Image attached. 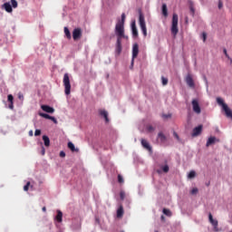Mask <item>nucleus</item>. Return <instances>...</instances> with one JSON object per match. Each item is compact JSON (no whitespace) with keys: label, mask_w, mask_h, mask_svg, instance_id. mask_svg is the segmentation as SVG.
I'll return each instance as SVG.
<instances>
[{"label":"nucleus","mask_w":232,"mask_h":232,"mask_svg":"<svg viewBox=\"0 0 232 232\" xmlns=\"http://www.w3.org/2000/svg\"><path fill=\"white\" fill-rule=\"evenodd\" d=\"M171 34L174 36L179 34V14H173L172 16Z\"/></svg>","instance_id":"1"},{"label":"nucleus","mask_w":232,"mask_h":232,"mask_svg":"<svg viewBox=\"0 0 232 232\" xmlns=\"http://www.w3.org/2000/svg\"><path fill=\"white\" fill-rule=\"evenodd\" d=\"M115 34L117 36L116 44L122 45V39H126L128 41L129 37L124 34V30L122 29H115Z\"/></svg>","instance_id":"2"},{"label":"nucleus","mask_w":232,"mask_h":232,"mask_svg":"<svg viewBox=\"0 0 232 232\" xmlns=\"http://www.w3.org/2000/svg\"><path fill=\"white\" fill-rule=\"evenodd\" d=\"M139 23L141 28V32L144 37H146L148 35V29L146 28V20L144 19V14H142V13H140Z\"/></svg>","instance_id":"3"},{"label":"nucleus","mask_w":232,"mask_h":232,"mask_svg":"<svg viewBox=\"0 0 232 232\" xmlns=\"http://www.w3.org/2000/svg\"><path fill=\"white\" fill-rule=\"evenodd\" d=\"M63 86L65 88V95H70L72 90V84H70V76L68 73L63 75Z\"/></svg>","instance_id":"4"},{"label":"nucleus","mask_w":232,"mask_h":232,"mask_svg":"<svg viewBox=\"0 0 232 232\" xmlns=\"http://www.w3.org/2000/svg\"><path fill=\"white\" fill-rule=\"evenodd\" d=\"M217 102L219 106H222L226 115L231 111L229 107H227V104H226V102H224V100L222 98L218 97L217 98Z\"/></svg>","instance_id":"5"},{"label":"nucleus","mask_w":232,"mask_h":232,"mask_svg":"<svg viewBox=\"0 0 232 232\" xmlns=\"http://www.w3.org/2000/svg\"><path fill=\"white\" fill-rule=\"evenodd\" d=\"M126 21V14L123 13L121 14V20H119L116 24L115 30H124V23Z\"/></svg>","instance_id":"6"},{"label":"nucleus","mask_w":232,"mask_h":232,"mask_svg":"<svg viewBox=\"0 0 232 232\" xmlns=\"http://www.w3.org/2000/svg\"><path fill=\"white\" fill-rule=\"evenodd\" d=\"M81 37H82V32L81 31L80 28H75L72 31V39L74 41H79V39H81Z\"/></svg>","instance_id":"7"},{"label":"nucleus","mask_w":232,"mask_h":232,"mask_svg":"<svg viewBox=\"0 0 232 232\" xmlns=\"http://www.w3.org/2000/svg\"><path fill=\"white\" fill-rule=\"evenodd\" d=\"M192 108L195 113L200 114L201 109H200V105L198 104V101L192 100Z\"/></svg>","instance_id":"8"},{"label":"nucleus","mask_w":232,"mask_h":232,"mask_svg":"<svg viewBox=\"0 0 232 232\" xmlns=\"http://www.w3.org/2000/svg\"><path fill=\"white\" fill-rule=\"evenodd\" d=\"M186 82L189 88H195V82L193 81V77L191 76V74L187 75Z\"/></svg>","instance_id":"9"},{"label":"nucleus","mask_w":232,"mask_h":232,"mask_svg":"<svg viewBox=\"0 0 232 232\" xmlns=\"http://www.w3.org/2000/svg\"><path fill=\"white\" fill-rule=\"evenodd\" d=\"M202 133V125H198V127L194 128L192 130V137H198Z\"/></svg>","instance_id":"10"},{"label":"nucleus","mask_w":232,"mask_h":232,"mask_svg":"<svg viewBox=\"0 0 232 232\" xmlns=\"http://www.w3.org/2000/svg\"><path fill=\"white\" fill-rule=\"evenodd\" d=\"M139 55V44H134L132 46V58L137 59Z\"/></svg>","instance_id":"11"},{"label":"nucleus","mask_w":232,"mask_h":232,"mask_svg":"<svg viewBox=\"0 0 232 232\" xmlns=\"http://www.w3.org/2000/svg\"><path fill=\"white\" fill-rule=\"evenodd\" d=\"M215 142H220V140L217 139L216 137L208 138L206 144L207 148H209V146L215 144Z\"/></svg>","instance_id":"12"},{"label":"nucleus","mask_w":232,"mask_h":232,"mask_svg":"<svg viewBox=\"0 0 232 232\" xmlns=\"http://www.w3.org/2000/svg\"><path fill=\"white\" fill-rule=\"evenodd\" d=\"M141 146L147 150L148 151H151V145H150V142L148 140L141 139Z\"/></svg>","instance_id":"13"},{"label":"nucleus","mask_w":232,"mask_h":232,"mask_svg":"<svg viewBox=\"0 0 232 232\" xmlns=\"http://www.w3.org/2000/svg\"><path fill=\"white\" fill-rule=\"evenodd\" d=\"M41 108L44 111H46V113H53V111H55V109L49 105H41Z\"/></svg>","instance_id":"14"},{"label":"nucleus","mask_w":232,"mask_h":232,"mask_svg":"<svg viewBox=\"0 0 232 232\" xmlns=\"http://www.w3.org/2000/svg\"><path fill=\"white\" fill-rule=\"evenodd\" d=\"M99 113L101 115V117H103V119L105 120V122H110V119L108 118V111L106 110H100Z\"/></svg>","instance_id":"15"},{"label":"nucleus","mask_w":232,"mask_h":232,"mask_svg":"<svg viewBox=\"0 0 232 232\" xmlns=\"http://www.w3.org/2000/svg\"><path fill=\"white\" fill-rule=\"evenodd\" d=\"M208 220L214 227H218V221L217 219H213V215L211 213L208 214Z\"/></svg>","instance_id":"16"},{"label":"nucleus","mask_w":232,"mask_h":232,"mask_svg":"<svg viewBox=\"0 0 232 232\" xmlns=\"http://www.w3.org/2000/svg\"><path fill=\"white\" fill-rule=\"evenodd\" d=\"M2 8H4L5 10V12H7L8 14H12V12L14 11L12 9V5H10V3L6 2L2 5Z\"/></svg>","instance_id":"17"},{"label":"nucleus","mask_w":232,"mask_h":232,"mask_svg":"<svg viewBox=\"0 0 232 232\" xmlns=\"http://www.w3.org/2000/svg\"><path fill=\"white\" fill-rule=\"evenodd\" d=\"M131 30L133 37H139V31L137 30V24L135 22L131 23Z\"/></svg>","instance_id":"18"},{"label":"nucleus","mask_w":232,"mask_h":232,"mask_svg":"<svg viewBox=\"0 0 232 232\" xmlns=\"http://www.w3.org/2000/svg\"><path fill=\"white\" fill-rule=\"evenodd\" d=\"M69 150H71V151H72V153H77L79 151V149L75 148V145L73 144V142L69 141L67 144Z\"/></svg>","instance_id":"19"},{"label":"nucleus","mask_w":232,"mask_h":232,"mask_svg":"<svg viewBox=\"0 0 232 232\" xmlns=\"http://www.w3.org/2000/svg\"><path fill=\"white\" fill-rule=\"evenodd\" d=\"M123 215H124V208H122V206H121L117 210V218H122Z\"/></svg>","instance_id":"20"},{"label":"nucleus","mask_w":232,"mask_h":232,"mask_svg":"<svg viewBox=\"0 0 232 232\" xmlns=\"http://www.w3.org/2000/svg\"><path fill=\"white\" fill-rule=\"evenodd\" d=\"M57 222H63V212L61 210H57V215L55 217Z\"/></svg>","instance_id":"21"},{"label":"nucleus","mask_w":232,"mask_h":232,"mask_svg":"<svg viewBox=\"0 0 232 232\" xmlns=\"http://www.w3.org/2000/svg\"><path fill=\"white\" fill-rule=\"evenodd\" d=\"M43 140H44V146L48 148L50 146V138H48V136L46 135H44Z\"/></svg>","instance_id":"22"},{"label":"nucleus","mask_w":232,"mask_h":232,"mask_svg":"<svg viewBox=\"0 0 232 232\" xmlns=\"http://www.w3.org/2000/svg\"><path fill=\"white\" fill-rule=\"evenodd\" d=\"M158 139L160 140V142H166L167 140L166 135H164L162 132H159Z\"/></svg>","instance_id":"23"},{"label":"nucleus","mask_w":232,"mask_h":232,"mask_svg":"<svg viewBox=\"0 0 232 232\" xmlns=\"http://www.w3.org/2000/svg\"><path fill=\"white\" fill-rule=\"evenodd\" d=\"M162 14L164 17H168V5L166 4L162 5Z\"/></svg>","instance_id":"24"},{"label":"nucleus","mask_w":232,"mask_h":232,"mask_svg":"<svg viewBox=\"0 0 232 232\" xmlns=\"http://www.w3.org/2000/svg\"><path fill=\"white\" fill-rule=\"evenodd\" d=\"M189 10H190V14L192 16L195 15V5L193 4V2L189 3Z\"/></svg>","instance_id":"25"},{"label":"nucleus","mask_w":232,"mask_h":232,"mask_svg":"<svg viewBox=\"0 0 232 232\" xmlns=\"http://www.w3.org/2000/svg\"><path fill=\"white\" fill-rule=\"evenodd\" d=\"M64 34L67 39H72V34L70 33V29H68V27H64Z\"/></svg>","instance_id":"26"},{"label":"nucleus","mask_w":232,"mask_h":232,"mask_svg":"<svg viewBox=\"0 0 232 232\" xmlns=\"http://www.w3.org/2000/svg\"><path fill=\"white\" fill-rule=\"evenodd\" d=\"M121 52H122V45L116 44V53H117V55H121Z\"/></svg>","instance_id":"27"},{"label":"nucleus","mask_w":232,"mask_h":232,"mask_svg":"<svg viewBox=\"0 0 232 232\" xmlns=\"http://www.w3.org/2000/svg\"><path fill=\"white\" fill-rule=\"evenodd\" d=\"M163 213L166 215V217H171L173 214L171 213V210L168 208H163Z\"/></svg>","instance_id":"28"},{"label":"nucleus","mask_w":232,"mask_h":232,"mask_svg":"<svg viewBox=\"0 0 232 232\" xmlns=\"http://www.w3.org/2000/svg\"><path fill=\"white\" fill-rule=\"evenodd\" d=\"M40 117H43L44 119H48L50 121L51 117L49 114L47 113H44V112H39Z\"/></svg>","instance_id":"29"},{"label":"nucleus","mask_w":232,"mask_h":232,"mask_svg":"<svg viewBox=\"0 0 232 232\" xmlns=\"http://www.w3.org/2000/svg\"><path fill=\"white\" fill-rule=\"evenodd\" d=\"M195 177H197V173L195 172V170H191L188 175V179H195Z\"/></svg>","instance_id":"30"},{"label":"nucleus","mask_w":232,"mask_h":232,"mask_svg":"<svg viewBox=\"0 0 232 232\" xmlns=\"http://www.w3.org/2000/svg\"><path fill=\"white\" fill-rule=\"evenodd\" d=\"M161 169H162L163 173H168L169 171V166H168V165L161 166Z\"/></svg>","instance_id":"31"},{"label":"nucleus","mask_w":232,"mask_h":232,"mask_svg":"<svg viewBox=\"0 0 232 232\" xmlns=\"http://www.w3.org/2000/svg\"><path fill=\"white\" fill-rule=\"evenodd\" d=\"M161 82L163 86H167L168 85V78L162 76L161 77Z\"/></svg>","instance_id":"32"},{"label":"nucleus","mask_w":232,"mask_h":232,"mask_svg":"<svg viewBox=\"0 0 232 232\" xmlns=\"http://www.w3.org/2000/svg\"><path fill=\"white\" fill-rule=\"evenodd\" d=\"M147 131H149V133H151L155 131V128L151 125H147Z\"/></svg>","instance_id":"33"},{"label":"nucleus","mask_w":232,"mask_h":232,"mask_svg":"<svg viewBox=\"0 0 232 232\" xmlns=\"http://www.w3.org/2000/svg\"><path fill=\"white\" fill-rule=\"evenodd\" d=\"M11 4L13 8H17V0H11Z\"/></svg>","instance_id":"34"},{"label":"nucleus","mask_w":232,"mask_h":232,"mask_svg":"<svg viewBox=\"0 0 232 232\" xmlns=\"http://www.w3.org/2000/svg\"><path fill=\"white\" fill-rule=\"evenodd\" d=\"M118 182H119L120 184L124 183V179L121 176V174L118 175Z\"/></svg>","instance_id":"35"},{"label":"nucleus","mask_w":232,"mask_h":232,"mask_svg":"<svg viewBox=\"0 0 232 232\" xmlns=\"http://www.w3.org/2000/svg\"><path fill=\"white\" fill-rule=\"evenodd\" d=\"M190 193H191V195H197V193H198V188H192Z\"/></svg>","instance_id":"36"},{"label":"nucleus","mask_w":232,"mask_h":232,"mask_svg":"<svg viewBox=\"0 0 232 232\" xmlns=\"http://www.w3.org/2000/svg\"><path fill=\"white\" fill-rule=\"evenodd\" d=\"M7 101H8L9 102H14V96H13L12 94H9V95L7 96Z\"/></svg>","instance_id":"37"},{"label":"nucleus","mask_w":232,"mask_h":232,"mask_svg":"<svg viewBox=\"0 0 232 232\" xmlns=\"http://www.w3.org/2000/svg\"><path fill=\"white\" fill-rule=\"evenodd\" d=\"M223 52H224L226 57L230 60V63H232L231 57H229V54H227V50L224 49Z\"/></svg>","instance_id":"38"},{"label":"nucleus","mask_w":232,"mask_h":232,"mask_svg":"<svg viewBox=\"0 0 232 232\" xmlns=\"http://www.w3.org/2000/svg\"><path fill=\"white\" fill-rule=\"evenodd\" d=\"M126 197V193H124V191H121L120 192V198L121 200H124V198Z\"/></svg>","instance_id":"39"},{"label":"nucleus","mask_w":232,"mask_h":232,"mask_svg":"<svg viewBox=\"0 0 232 232\" xmlns=\"http://www.w3.org/2000/svg\"><path fill=\"white\" fill-rule=\"evenodd\" d=\"M30 188V181L26 183V185L24 187V191H28V188Z\"/></svg>","instance_id":"40"},{"label":"nucleus","mask_w":232,"mask_h":232,"mask_svg":"<svg viewBox=\"0 0 232 232\" xmlns=\"http://www.w3.org/2000/svg\"><path fill=\"white\" fill-rule=\"evenodd\" d=\"M39 135H41V130H35L34 136L39 137Z\"/></svg>","instance_id":"41"},{"label":"nucleus","mask_w":232,"mask_h":232,"mask_svg":"<svg viewBox=\"0 0 232 232\" xmlns=\"http://www.w3.org/2000/svg\"><path fill=\"white\" fill-rule=\"evenodd\" d=\"M203 43H206V39H208V34L206 33H202Z\"/></svg>","instance_id":"42"},{"label":"nucleus","mask_w":232,"mask_h":232,"mask_svg":"<svg viewBox=\"0 0 232 232\" xmlns=\"http://www.w3.org/2000/svg\"><path fill=\"white\" fill-rule=\"evenodd\" d=\"M49 121H53L54 124H57V119H55V117L51 116Z\"/></svg>","instance_id":"43"},{"label":"nucleus","mask_w":232,"mask_h":232,"mask_svg":"<svg viewBox=\"0 0 232 232\" xmlns=\"http://www.w3.org/2000/svg\"><path fill=\"white\" fill-rule=\"evenodd\" d=\"M163 119H171V114H163Z\"/></svg>","instance_id":"44"},{"label":"nucleus","mask_w":232,"mask_h":232,"mask_svg":"<svg viewBox=\"0 0 232 232\" xmlns=\"http://www.w3.org/2000/svg\"><path fill=\"white\" fill-rule=\"evenodd\" d=\"M173 136L175 137V139H177V140H180V138L179 137V134L176 131L173 132Z\"/></svg>","instance_id":"45"},{"label":"nucleus","mask_w":232,"mask_h":232,"mask_svg":"<svg viewBox=\"0 0 232 232\" xmlns=\"http://www.w3.org/2000/svg\"><path fill=\"white\" fill-rule=\"evenodd\" d=\"M60 157H62V158L66 157V153L62 150V151L60 152Z\"/></svg>","instance_id":"46"},{"label":"nucleus","mask_w":232,"mask_h":232,"mask_svg":"<svg viewBox=\"0 0 232 232\" xmlns=\"http://www.w3.org/2000/svg\"><path fill=\"white\" fill-rule=\"evenodd\" d=\"M135 63V58L132 57L131 59V63H130V68L133 69V64Z\"/></svg>","instance_id":"47"},{"label":"nucleus","mask_w":232,"mask_h":232,"mask_svg":"<svg viewBox=\"0 0 232 232\" xmlns=\"http://www.w3.org/2000/svg\"><path fill=\"white\" fill-rule=\"evenodd\" d=\"M18 99H20V101H23V99H24V96L23 94L19 93Z\"/></svg>","instance_id":"48"},{"label":"nucleus","mask_w":232,"mask_h":232,"mask_svg":"<svg viewBox=\"0 0 232 232\" xmlns=\"http://www.w3.org/2000/svg\"><path fill=\"white\" fill-rule=\"evenodd\" d=\"M222 6H224V5L222 4V1L219 0L218 2V8L220 10V8H222Z\"/></svg>","instance_id":"49"},{"label":"nucleus","mask_w":232,"mask_h":232,"mask_svg":"<svg viewBox=\"0 0 232 232\" xmlns=\"http://www.w3.org/2000/svg\"><path fill=\"white\" fill-rule=\"evenodd\" d=\"M9 108H10V110H14V102H10Z\"/></svg>","instance_id":"50"},{"label":"nucleus","mask_w":232,"mask_h":232,"mask_svg":"<svg viewBox=\"0 0 232 232\" xmlns=\"http://www.w3.org/2000/svg\"><path fill=\"white\" fill-rule=\"evenodd\" d=\"M29 135H30V137H34V131H33V130H30V131H29Z\"/></svg>","instance_id":"51"},{"label":"nucleus","mask_w":232,"mask_h":232,"mask_svg":"<svg viewBox=\"0 0 232 232\" xmlns=\"http://www.w3.org/2000/svg\"><path fill=\"white\" fill-rule=\"evenodd\" d=\"M95 220H96V224H101V221L99 220V218H96Z\"/></svg>","instance_id":"52"},{"label":"nucleus","mask_w":232,"mask_h":232,"mask_svg":"<svg viewBox=\"0 0 232 232\" xmlns=\"http://www.w3.org/2000/svg\"><path fill=\"white\" fill-rule=\"evenodd\" d=\"M45 150H44V147L42 148V155H44Z\"/></svg>","instance_id":"53"},{"label":"nucleus","mask_w":232,"mask_h":232,"mask_svg":"<svg viewBox=\"0 0 232 232\" xmlns=\"http://www.w3.org/2000/svg\"><path fill=\"white\" fill-rule=\"evenodd\" d=\"M42 211L46 212V207H43Z\"/></svg>","instance_id":"54"},{"label":"nucleus","mask_w":232,"mask_h":232,"mask_svg":"<svg viewBox=\"0 0 232 232\" xmlns=\"http://www.w3.org/2000/svg\"><path fill=\"white\" fill-rule=\"evenodd\" d=\"M164 219H165L164 216H161V220H164Z\"/></svg>","instance_id":"55"},{"label":"nucleus","mask_w":232,"mask_h":232,"mask_svg":"<svg viewBox=\"0 0 232 232\" xmlns=\"http://www.w3.org/2000/svg\"><path fill=\"white\" fill-rule=\"evenodd\" d=\"M157 173H161V171L160 170H157Z\"/></svg>","instance_id":"56"},{"label":"nucleus","mask_w":232,"mask_h":232,"mask_svg":"<svg viewBox=\"0 0 232 232\" xmlns=\"http://www.w3.org/2000/svg\"><path fill=\"white\" fill-rule=\"evenodd\" d=\"M155 232H159V230H155Z\"/></svg>","instance_id":"57"},{"label":"nucleus","mask_w":232,"mask_h":232,"mask_svg":"<svg viewBox=\"0 0 232 232\" xmlns=\"http://www.w3.org/2000/svg\"><path fill=\"white\" fill-rule=\"evenodd\" d=\"M121 232H124V231H121Z\"/></svg>","instance_id":"58"}]
</instances>
